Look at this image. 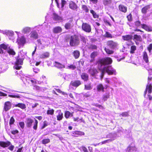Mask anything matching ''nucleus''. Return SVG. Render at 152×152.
Instances as JSON below:
<instances>
[{
	"label": "nucleus",
	"mask_w": 152,
	"mask_h": 152,
	"mask_svg": "<svg viewBox=\"0 0 152 152\" xmlns=\"http://www.w3.org/2000/svg\"><path fill=\"white\" fill-rule=\"evenodd\" d=\"M82 28L83 30L87 32H90L91 30V26L86 23H83L82 26Z\"/></svg>",
	"instance_id": "obj_6"
},
{
	"label": "nucleus",
	"mask_w": 152,
	"mask_h": 152,
	"mask_svg": "<svg viewBox=\"0 0 152 152\" xmlns=\"http://www.w3.org/2000/svg\"><path fill=\"white\" fill-rule=\"evenodd\" d=\"M131 49L130 53H134V51L136 49V47L135 46L133 45L131 47Z\"/></svg>",
	"instance_id": "obj_42"
},
{
	"label": "nucleus",
	"mask_w": 152,
	"mask_h": 152,
	"mask_svg": "<svg viewBox=\"0 0 152 152\" xmlns=\"http://www.w3.org/2000/svg\"><path fill=\"white\" fill-rule=\"evenodd\" d=\"M150 8V6L149 5H147L142 9V12L143 13L145 14L147 12V10L149 9Z\"/></svg>",
	"instance_id": "obj_30"
},
{
	"label": "nucleus",
	"mask_w": 152,
	"mask_h": 152,
	"mask_svg": "<svg viewBox=\"0 0 152 152\" xmlns=\"http://www.w3.org/2000/svg\"><path fill=\"white\" fill-rule=\"evenodd\" d=\"M80 38L81 41H82L84 43H86V39L83 36L80 37Z\"/></svg>",
	"instance_id": "obj_58"
},
{
	"label": "nucleus",
	"mask_w": 152,
	"mask_h": 152,
	"mask_svg": "<svg viewBox=\"0 0 152 152\" xmlns=\"http://www.w3.org/2000/svg\"><path fill=\"white\" fill-rule=\"evenodd\" d=\"M54 66L59 69H62L65 67V65L59 62L55 61L54 64Z\"/></svg>",
	"instance_id": "obj_20"
},
{
	"label": "nucleus",
	"mask_w": 152,
	"mask_h": 152,
	"mask_svg": "<svg viewBox=\"0 0 152 152\" xmlns=\"http://www.w3.org/2000/svg\"><path fill=\"white\" fill-rule=\"evenodd\" d=\"M33 122V120L30 118H28L26 119V123L28 127H30Z\"/></svg>",
	"instance_id": "obj_18"
},
{
	"label": "nucleus",
	"mask_w": 152,
	"mask_h": 152,
	"mask_svg": "<svg viewBox=\"0 0 152 152\" xmlns=\"http://www.w3.org/2000/svg\"><path fill=\"white\" fill-rule=\"evenodd\" d=\"M38 122L36 119H35V123H34L33 128L34 129L36 130L37 127Z\"/></svg>",
	"instance_id": "obj_40"
},
{
	"label": "nucleus",
	"mask_w": 152,
	"mask_h": 152,
	"mask_svg": "<svg viewBox=\"0 0 152 152\" xmlns=\"http://www.w3.org/2000/svg\"><path fill=\"white\" fill-rule=\"evenodd\" d=\"M107 45L111 49H114L116 48L118 45L117 43L112 41H109L107 42Z\"/></svg>",
	"instance_id": "obj_7"
},
{
	"label": "nucleus",
	"mask_w": 152,
	"mask_h": 152,
	"mask_svg": "<svg viewBox=\"0 0 152 152\" xmlns=\"http://www.w3.org/2000/svg\"><path fill=\"white\" fill-rule=\"evenodd\" d=\"M128 20L129 21H131L132 20V15L131 14H129L127 17Z\"/></svg>",
	"instance_id": "obj_57"
},
{
	"label": "nucleus",
	"mask_w": 152,
	"mask_h": 152,
	"mask_svg": "<svg viewBox=\"0 0 152 152\" xmlns=\"http://www.w3.org/2000/svg\"><path fill=\"white\" fill-rule=\"evenodd\" d=\"M7 35L9 36V39H11L13 41L14 40V38L13 37L14 34L13 31H9L7 32Z\"/></svg>",
	"instance_id": "obj_25"
},
{
	"label": "nucleus",
	"mask_w": 152,
	"mask_h": 152,
	"mask_svg": "<svg viewBox=\"0 0 152 152\" xmlns=\"http://www.w3.org/2000/svg\"><path fill=\"white\" fill-rule=\"evenodd\" d=\"M118 8L120 11L124 13L126 12L127 11L126 7L123 5H120L119 6Z\"/></svg>",
	"instance_id": "obj_21"
},
{
	"label": "nucleus",
	"mask_w": 152,
	"mask_h": 152,
	"mask_svg": "<svg viewBox=\"0 0 152 152\" xmlns=\"http://www.w3.org/2000/svg\"><path fill=\"white\" fill-rule=\"evenodd\" d=\"M80 43V39L78 36L76 35L72 36L69 38V44L71 46H75L78 45Z\"/></svg>",
	"instance_id": "obj_2"
},
{
	"label": "nucleus",
	"mask_w": 152,
	"mask_h": 152,
	"mask_svg": "<svg viewBox=\"0 0 152 152\" xmlns=\"http://www.w3.org/2000/svg\"><path fill=\"white\" fill-rule=\"evenodd\" d=\"M15 121V120L13 117H11L10 119L9 124L10 125L12 124Z\"/></svg>",
	"instance_id": "obj_51"
},
{
	"label": "nucleus",
	"mask_w": 152,
	"mask_h": 152,
	"mask_svg": "<svg viewBox=\"0 0 152 152\" xmlns=\"http://www.w3.org/2000/svg\"><path fill=\"white\" fill-rule=\"evenodd\" d=\"M31 28L28 27L24 28L22 30V32L23 34H26L29 33L31 31Z\"/></svg>",
	"instance_id": "obj_27"
},
{
	"label": "nucleus",
	"mask_w": 152,
	"mask_h": 152,
	"mask_svg": "<svg viewBox=\"0 0 152 152\" xmlns=\"http://www.w3.org/2000/svg\"><path fill=\"white\" fill-rule=\"evenodd\" d=\"M30 37L32 38L37 39L38 37L37 32L35 31L32 32L30 34Z\"/></svg>",
	"instance_id": "obj_22"
},
{
	"label": "nucleus",
	"mask_w": 152,
	"mask_h": 152,
	"mask_svg": "<svg viewBox=\"0 0 152 152\" xmlns=\"http://www.w3.org/2000/svg\"><path fill=\"white\" fill-rule=\"evenodd\" d=\"M50 141L49 139H45L42 140V143L44 144H46L49 142Z\"/></svg>",
	"instance_id": "obj_50"
},
{
	"label": "nucleus",
	"mask_w": 152,
	"mask_h": 152,
	"mask_svg": "<svg viewBox=\"0 0 152 152\" xmlns=\"http://www.w3.org/2000/svg\"><path fill=\"white\" fill-rule=\"evenodd\" d=\"M81 77L84 81H87L88 80V76L87 74L86 73H83L81 75Z\"/></svg>",
	"instance_id": "obj_28"
},
{
	"label": "nucleus",
	"mask_w": 152,
	"mask_h": 152,
	"mask_svg": "<svg viewBox=\"0 0 152 152\" xmlns=\"http://www.w3.org/2000/svg\"><path fill=\"white\" fill-rule=\"evenodd\" d=\"M98 52L94 51L92 52L91 54L90 57L91 58H94L98 55Z\"/></svg>",
	"instance_id": "obj_35"
},
{
	"label": "nucleus",
	"mask_w": 152,
	"mask_h": 152,
	"mask_svg": "<svg viewBox=\"0 0 152 152\" xmlns=\"http://www.w3.org/2000/svg\"><path fill=\"white\" fill-rule=\"evenodd\" d=\"M14 148V146L13 145H11L8 148V149L11 151H12Z\"/></svg>",
	"instance_id": "obj_60"
},
{
	"label": "nucleus",
	"mask_w": 152,
	"mask_h": 152,
	"mask_svg": "<svg viewBox=\"0 0 152 152\" xmlns=\"http://www.w3.org/2000/svg\"><path fill=\"white\" fill-rule=\"evenodd\" d=\"M54 112V110L53 109L52 110H48L47 111V114H50L51 115H52Z\"/></svg>",
	"instance_id": "obj_48"
},
{
	"label": "nucleus",
	"mask_w": 152,
	"mask_h": 152,
	"mask_svg": "<svg viewBox=\"0 0 152 152\" xmlns=\"http://www.w3.org/2000/svg\"><path fill=\"white\" fill-rule=\"evenodd\" d=\"M134 40L136 41H141L142 40V38L140 36L135 34L134 36Z\"/></svg>",
	"instance_id": "obj_32"
},
{
	"label": "nucleus",
	"mask_w": 152,
	"mask_h": 152,
	"mask_svg": "<svg viewBox=\"0 0 152 152\" xmlns=\"http://www.w3.org/2000/svg\"><path fill=\"white\" fill-rule=\"evenodd\" d=\"M62 29L60 26H56L54 27L53 30V33L56 34L59 33L62 31Z\"/></svg>",
	"instance_id": "obj_15"
},
{
	"label": "nucleus",
	"mask_w": 152,
	"mask_h": 152,
	"mask_svg": "<svg viewBox=\"0 0 152 152\" xmlns=\"http://www.w3.org/2000/svg\"><path fill=\"white\" fill-rule=\"evenodd\" d=\"M50 54L48 52H45L40 55V58H49Z\"/></svg>",
	"instance_id": "obj_19"
},
{
	"label": "nucleus",
	"mask_w": 152,
	"mask_h": 152,
	"mask_svg": "<svg viewBox=\"0 0 152 152\" xmlns=\"http://www.w3.org/2000/svg\"><path fill=\"white\" fill-rule=\"evenodd\" d=\"M97 89L98 91H104V87L102 84H99L97 86Z\"/></svg>",
	"instance_id": "obj_34"
},
{
	"label": "nucleus",
	"mask_w": 152,
	"mask_h": 152,
	"mask_svg": "<svg viewBox=\"0 0 152 152\" xmlns=\"http://www.w3.org/2000/svg\"><path fill=\"white\" fill-rule=\"evenodd\" d=\"M15 107H18L22 109H24L26 108V105L23 103H19L15 105Z\"/></svg>",
	"instance_id": "obj_31"
},
{
	"label": "nucleus",
	"mask_w": 152,
	"mask_h": 152,
	"mask_svg": "<svg viewBox=\"0 0 152 152\" xmlns=\"http://www.w3.org/2000/svg\"><path fill=\"white\" fill-rule=\"evenodd\" d=\"M141 25L142 27L146 30L149 31H152V27H151L144 24H141Z\"/></svg>",
	"instance_id": "obj_17"
},
{
	"label": "nucleus",
	"mask_w": 152,
	"mask_h": 152,
	"mask_svg": "<svg viewBox=\"0 0 152 152\" xmlns=\"http://www.w3.org/2000/svg\"><path fill=\"white\" fill-rule=\"evenodd\" d=\"M58 8L61 9L62 10L63 7L66 3V1L64 0H55Z\"/></svg>",
	"instance_id": "obj_5"
},
{
	"label": "nucleus",
	"mask_w": 152,
	"mask_h": 152,
	"mask_svg": "<svg viewBox=\"0 0 152 152\" xmlns=\"http://www.w3.org/2000/svg\"><path fill=\"white\" fill-rule=\"evenodd\" d=\"M11 145L10 142L9 141L7 142L0 141V145L1 146L5 148Z\"/></svg>",
	"instance_id": "obj_10"
},
{
	"label": "nucleus",
	"mask_w": 152,
	"mask_h": 152,
	"mask_svg": "<svg viewBox=\"0 0 152 152\" xmlns=\"http://www.w3.org/2000/svg\"><path fill=\"white\" fill-rule=\"evenodd\" d=\"M104 50L107 54H111L113 53V51L112 50H111L108 49H107L106 48H105Z\"/></svg>",
	"instance_id": "obj_39"
},
{
	"label": "nucleus",
	"mask_w": 152,
	"mask_h": 152,
	"mask_svg": "<svg viewBox=\"0 0 152 152\" xmlns=\"http://www.w3.org/2000/svg\"><path fill=\"white\" fill-rule=\"evenodd\" d=\"M48 123L46 121H45L44 122V124L43 126L42 127V129H44L46 126H47L48 125Z\"/></svg>",
	"instance_id": "obj_55"
},
{
	"label": "nucleus",
	"mask_w": 152,
	"mask_h": 152,
	"mask_svg": "<svg viewBox=\"0 0 152 152\" xmlns=\"http://www.w3.org/2000/svg\"><path fill=\"white\" fill-rule=\"evenodd\" d=\"M105 36L106 37L108 38H111L113 37L112 35L108 32H106L105 34Z\"/></svg>",
	"instance_id": "obj_47"
},
{
	"label": "nucleus",
	"mask_w": 152,
	"mask_h": 152,
	"mask_svg": "<svg viewBox=\"0 0 152 152\" xmlns=\"http://www.w3.org/2000/svg\"><path fill=\"white\" fill-rule=\"evenodd\" d=\"M73 55L75 58H78L80 55V52L78 51H75L73 52Z\"/></svg>",
	"instance_id": "obj_36"
},
{
	"label": "nucleus",
	"mask_w": 152,
	"mask_h": 152,
	"mask_svg": "<svg viewBox=\"0 0 152 152\" xmlns=\"http://www.w3.org/2000/svg\"><path fill=\"white\" fill-rule=\"evenodd\" d=\"M73 134H78L80 135H84V133L83 132L80 131L75 132Z\"/></svg>",
	"instance_id": "obj_45"
},
{
	"label": "nucleus",
	"mask_w": 152,
	"mask_h": 152,
	"mask_svg": "<svg viewBox=\"0 0 152 152\" xmlns=\"http://www.w3.org/2000/svg\"><path fill=\"white\" fill-rule=\"evenodd\" d=\"M82 8L83 10H85L86 12H88V9L86 6L85 5H82Z\"/></svg>",
	"instance_id": "obj_49"
},
{
	"label": "nucleus",
	"mask_w": 152,
	"mask_h": 152,
	"mask_svg": "<svg viewBox=\"0 0 152 152\" xmlns=\"http://www.w3.org/2000/svg\"><path fill=\"white\" fill-rule=\"evenodd\" d=\"M8 53L10 55H15V52L13 49L11 48H9L7 50Z\"/></svg>",
	"instance_id": "obj_38"
},
{
	"label": "nucleus",
	"mask_w": 152,
	"mask_h": 152,
	"mask_svg": "<svg viewBox=\"0 0 152 152\" xmlns=\"http://www.w3.org/2000/svg\"><path fill=\"white\" fill-rule=\"evenodd\" d=\"M111 0H103V4L105 5H107L111 2Z\"/></svg>",
	"instance_id": "obj_43"
},
{
	"label": "nucleus",
	"mask_w": 152,
	"mask_h": 152,
	"mask_svg": "<svg viewBox=\"0 0 152 152\" xmlns=\"http://www.w3.org/2000/svg\"><path fill=\"white\" fill-rule=\"evenodd\" d=\"M57 115H56L57 120L59 121L61 120L63 118V113L60 110L57 111Z\"/></svg>",
	"instance_id": "obj_11"
},
{
	"label": "nucleus",
	"mask_w": 152,
	"mask_h": 152,
	"mask_svg": "<svg viewBox=\"0 0 152 152\" xmlns=\"http://www.w3.org/2000/svg\"><path fill=\"white\" fill-rule=\"evenodd\" d=\"M89 48L91 49H97V47L95 45H91L90 46Z\"/></svg>",
	"instance_id": "obj_56"
},
{
	"label": "nucleus",
	"mask_w": 152,
	"mask_h": 152,
	"mask_svg": "<svg viewBox=\"0 0 152 152\" xmlns=\"http://www.w3.org/2000/svg\"><path fill=\"white\" fill-rule=\"evenodd\" d=\"M89 72L91 75L94 76L98 72L95 69L90 68L89 70Z\"/></svg>",
	"instance_id": "obj_23"
},
{
	"label": "nucleus",
	"mask_w": 152,
	"mask_h": 152,
	"mask_svg": "<svg viewBox=\"0 0 152 152\" xmlns=\"http://www.w3.org/2000/svg\"><path fill=\"white\" fill-rule=\"evenodd\" d=\"M148 49L150 53H151L152 49V44H151L148 47Z\"/></svg>",
	"instance_id": "obj_53"
},
{
	"label": "nucleus",
	"mask_w": 152,
	"mask_h": 152,
	"mask_svg": "<svg viewBox=\"0 0 152 152\" xmlns=\"http://www.w3.org/2000/svg\"><path fill=\"white\" fill-rule=\"evenodd\" d=\"M112 62V59L109 57L101 59L98 63V68L102 70L101 72L100 77L102 80L105 72L108 75L115 74V71L111 66H105V65L111 64Z\"/></svg>",
	"instance_id": "obj_1"
},
{
	"label": "nucleus",
	"mask_w": 152,
	"mask_h": 152,
	"mask_svg": "<svg viewBox=\"0 0 152 152\" xmlns=\"http://www.w3.org/2000/svg\"><path fill=\"white\" fill-rule=\"evenodd\" d=\"M33 88L34 89L37 90H39L40 89V88L38 86H34Z\"/></svg>",
	"instance_id": "obj_63"
},
{
	"label": "nucleus",
	"mask_w": 152,
	"mask_h": 152,
	"mask_svg": "<svg viewBox=\"0 0 152 152\" xmlns=\"http://www.w3.org/2000/svg\"><path fill=\"white\" fill-rule=\"evenodd\" d=\"M140 25V22L139 21H136L135 23V25L137 27L139 26Z\"/></svg>",
	"instance_id": "obj_61"
},
{
	"label": "nucleus",
	"mask_w": 152,
	"mask_h": 152,
	"mask_svg": "<svg viewBox=\"0 0 152 152\" xmlns=\"http://www.w3.org/2000/svg\"><path fill=\"white\" fill-rule=\"evenodd\" d=\"M122 39L125 41H129L132 38V36L130 35H126L122 36Z\"/></svg>",
	"instance_id": "obj_16"
},
{
	"label": "nucleus",
	"mask_w": 152,
	"mask_h": 152,
	"mask_svg": "<svg viewBox=\"0 0 152 152\" xmlns=\"http://www.w3.org/2000/svg\"><path fill=\"white\" fill-rule=\"evenodd\" d=\"M26 42V38L24 36L18 37L16 42L18 45L19 48L21 46H23Z\"/></svg>",
	"instance_id": "obj_3"
},
{
	"label": "nucleus",
	"mask_w": 152,
	"mask_h": 152,
	"mask_svg": "<svg viewBox=\"0 0 152 152\" xmlns=\"http://www.w3.org/2000/svg\"><path fill=\"white\" fill-rule=\"evenodd\" d=\"M109 97V94H106L104 96L103 99L104 101H105Z\"/></svg>",
	"instance_id": "obj_46"
},
{
	"label": "nucleus",
	"mask_w": 152,
	"mask_h": 152,
	"mask_svg": "<svg viewBox=\"0 0 152 152\" xmlns=\"http://www.w3.org/2000/svg\"><path fill=\"white\" fill-rule=\"evenodd\" d=\"M81 84L80 81L79 80L72 81L71 82V84L75 87H77Z\"/></svg>",
	"instance_id": "obj_14"
},
{
	"label": "nucleus",
	"mask_w": 152,
	"mask_h": 152,
	"mask_svg": "<svg viewBox=\"0 0 152 152\" xmlns=\"http://www.w3.org/2000/svg\"><path fill=\"white\" fill-rule=\"evenodd\" d=\"M69 7L71 9L75 10L77 8V6L76 4L72 1H71L69 2Z\"/></svg>",
	"instance_id": "obj_12"
},
{
	"label": "nucleus",
	"mask_w": 152,
	"mask_h": 152,
	"mask_svg": "<svg viewBox=\"0 0 152 152\" xmlns=\"http://www.w3.org/2000/svg\"><path fill=\"white\" fill-rule=\"evenodd\" d=\"M72 114L69 111H66L65 113V116L66 118H68L69 117L72 116Z\"/></svg>",
	"instance_id": "obj_33"
},
{
	"label": "nucleus",
	"mask_w": 152,
	"mask_h": 152,
	"mask_svg": "<svg viewBox=\"0 0 152 152\" xmlns=\"http://www.w3.org/2000/svg\"><path fill=\"white\" fill-rule=\"evenodd\" d=\"M19 125L20 126L22 129H23L24 127V123L23 122H21L19 123Z\"/></svg>",
	"instance_id": "obj_54"
},
{
	"label": "nucleus",
	"mask_w": 152,
	"mask_h": 152,
	"mask_svg": "<svg viewBox=\"0 0 152 152\" xmlns=\"http://www.w3.org/2000/svg\"><path fill=\"white\" fill-rule=\"evenodd\" d=\"M72 26V21L69 20L65 24L64 27L66 29H69L71 28Z\"/></svg>",
	"instance_id": "obj_13"
},
{
	"label": "nucleus",
	"mask_w": 152,
	"mask_h": 152,
	"mask_svg": "<svg viewBox=\"0 0 152 152\" xmlns=\"http://www.w3.org/2000/svg\"><path fill=\"white\" fill-rule=\"evenodd\" d=\"M113 140L112 139H109L107 140H106L102 142V144H104L106 143L109 142H111Z\"/></svg>",
	"instance_id": "obj_52"
},
{
	"label": "nucleus",
	"mask_w": 152,
	"mask_h": 152,
	"mask_svg": "<svg viewBox=\"0 0 152 152\" xmlns=\"http://www.w3.org/2000/svg\"><path fill=\"white\" fill-rule=\"evenodd\" d=\"M23 60L21 58H18L15 63L14 68L16 69H20L21 67V65L23 64Z\"/></svg>",
	"instance_id": "obj_4"
},
{
	"label": "nucleus",
	"mask_w": 152,
	"mask_h": 152,
	"mask_svg": "<svg viewBox=\"0 0 152 152\" xmlns=\"http://www.w3.org/2000/svg\"><path fill=\"white\" fill-rule=\"evenodd\" d=\"M92 88L90 83L87 84L85 85V89L86 90H90Z\"/></svg>",
	"instance_id": "obj_37"
},
{
	"label": "nucleus",
	"mask_w": 152,
	"mask_h": 152,
	"mask_svg": "<svg viewBox=\"0 0 152 152\" xmlns=\"http://www.w3.org/2000/svg\"><path fill=\"white\" fill-rule=\"evenodd\" d=\"M0 46L2 49H3L6 50L7 49L8 45H5L4 44H2L0 45Z\"/></svg>",
	"instance_id": "obj_41"
},
{
	"label": "nucleus",
	"mask_w": 152,
	"mask_h": 152,
	"mask_svg": "<svg viewBox=\"0 0 152 152\" xmlns=\"http://www.w3.org/2000/svg\"><path fill=\"white\" fill-rule=\"evenodd\" d=\"M53 18L54 20L58 21L60 22H61L63 21L62 18L59 16L56 13H54L53 14Z\"/></svg>",
	"instance_id": "obj_9"
},
{
	"label": "nucleus",
	"mask_w": 152,
	"mask_h": 152,
	"mask_svg": "<svg viewBox=\"0 0 152 152\" xmlns=\"http://www.w3.org/2000/svg\"><path fill=\"white\" fill-rule=\"evenodd\" d=\"M76 68V66L74 65H71L69 66H67L66 68L72 69V70Z\"/></svg>",
	"instance_id": "obj_44"
},
{
	"label": "nucleus",
	"mask_w": 152,
	"mask_h": 152,
	"mask_svg": "<svg viewBox=\"0 0 152 152\" xmlns=\"http://www.w3.org/2000/svg\"><path fill=\"white\" fill-rule=\"evenodd\" d=\"M113 134L112 133H110L107 136V138H113L114 137Z\"/></svg>",
	"instance_id": "obj_59"
},
{
	"label": "nucleus",
	"mask_w": 152,
	"mask_h": 152,
	"mask_svg": "<svg viewBox=\"0 0 152 152\" xmlns=\"http://www.w3.org/2000/svg\"><path fill=\"white\" fill-rule=\"evenodd\" d=\"M82 149L84 152H88L87 148L85 147H82Z\"/></svg>",
	"instance_id": "obj_64"
},
{
	"label": "nucleus",
	"mask_w": 152,
	"mask_h": 152,
	"mask_svg": "<svg viewBox=\"0 0 152 152\" xmlns=\"http://www.w3.org/2000/svg\"><path fill=\"white\" fill-rule=\"evenodd\" d=\"M126 152H138L137 148L134 146L130 145L126 149Z\"/></svg>",
	"instance_id": "obj_8"
},
{
	"label": "nucleus",
	"mask_w": 152,
	"mask_h": 152,
	"mask_svg": "<svg viewBox=\"0 0 152 152\" xmlns=\"http://www.w3.org/2000/svg\"><path fill=\"white\" fill-rule=\"evenodd\" d=\"M8 96L15 98H20L19 95L18 94H12L9 95Z\"/></svg>",
	"instance_id": "obj_29"
},
{
	"label": "nucleus",
	"mask_w": 152,
	"mask_h": 152,
	"mask_svg": "<svg viewBox=\"0 0 152 152\" xmlns=\"http://www.w3.org/2000/svg\"><path fill=\"white\" fill-rule=\"evenodd\" d=\"M121 115L122 116L126 117L128 115V113L127 112H124Z\"/></svg>",
	"instance_id": "obj_62"
},
{
	"label": "nucleus",
	"mask_w": 152,
	"mask_h": 152,
	"mask_svg": "<svg viewBox=\"0 0 152 152\" xmlns=\"http://www.w3.org/2000/svg\"><path fill=\"white\" fill-rule=\"evenodd\" d=\"M11 107V104L9 102H7L5 103L4 104V109L6 111L10 109Z\"/></svg>",
	"instance_id": "obj_24"
},
{
	"label": "nucleus",
	"mask_w": 152,
	"mask_h": 152,
	"mask_svg": "<svg viewBox=\"0 0 152 152\" xmlns=\"http://www.w3.org/2000/svg\"><path fill=\"white\" fill-rule=\"evenodd\" d=\"M143 59L146 63H148V56L146 52H144L143 53Z\"/></svg>",
	"instance_id": "obj_26"
}]
</instances>
